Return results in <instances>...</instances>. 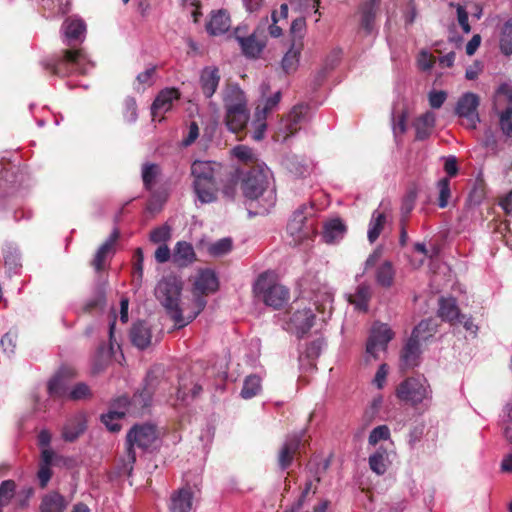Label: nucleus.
I'll return each instance as SVG.
<instances>
[{
    "label": "nucleus",
    "mask_w": 512,
    "mask_h": 512,
    "mask_svg": "<svg viewBox=\"0 0 512 512\" xmlns=\"http://www.w3.org/2000/svg\"><path fill=\"white\" fill-rule=\"evenodd\" d=\"M268 185L267 173L259 166H253L242 181L241 188L245 197L257 199Z\"/></svg>",
    "instance_id": "obj_11"
},
{
    "label": "nucleus",
    "mask_w": 512,
    "mask_h": 512,
    "mask_svg": "<svg viewBox=\"0 0 512 512\" xmlns=\"http://www.w3.org/2000/svg\"><path fill=\"white\" fill-rule=\"evenodd\" d=\"M220 79V72L216 66H207L201 70L199 85L206 98H211L215 94L219 86Z\"/></svg>",
    "instance_id": "obj_19"
},
{
    "label": "nucleus",
    "mask_w": 512,
    "mask_h": 512,
    "mask_svg": "<svg viewBox=\"0 0 512 512\" xmlns=\"http://www.w3.org/2000/svg\"><path fill=\"white\" fill-rule=\"evenodd\" d=\"M386 458V449L379 447L377 451L369 457V466L371 470L378 475H383L387 469L385 464Z\"/></svg>",
    "instance_id": "obj_43"
},
{
    "label": "nucleus",
    "mask_w": 512,
    "mask_h": 512,
    "mask_svg": "<svg viewBox=\"0 0 512 512\" xmlns=\"http://www.w3.org/2000/svg\"><path fill=\"white\" fill-rule=\"evenodd\" d=\"M307 111V106L305 105H295L292 110L290 111L287 123H286V130L287 135H294L299 130V124L304 119V116Z\"/></svg>",
    "instance_id": "obj_40"
},
{
    "label": "nucleus",
    "mask_w": 512,
    "mask_h": 512,
    "mask_svg": "<svg viewBox=\"0 0 512 512\" xmlns=\"http://www.w3.org/2000/svg\"><path fill=\"white\" fill-rule=\"evenodd\" d=\"M180 98V92L176 88H166L161 90L156 96L151 106V114L153 120L159 117V121L163 119V115L170 111L173 103Z\"/></svg>",
    "instance_id": "obj_14"
},
{
    "label": "nucleus",
    "mask_w": 512,
    "mask_h": 512,
    "mask_svg": "<svg viewBox=\"0 0 512 512\" xmlns=\"http://www.w3.org/2000/svg\"><path fill=\"white\" fill-rule=\"evenodd\" d=\"M193 503V492L189 486L173 492L170 498V512H190Z\"/></svg>",
    "instance_id": "obj_21"
},
{
    "label": "nucleus",
    "mask_w": 512,
    "mask_h": 512,
    "mask_svg": "<svg viewBox=\"0 0 512 512\" xmlns=\"http://www.w3.org/2000/svg\"><path fill=\"white\" fill-rule=\"evenodd\" d=\"M233 155L246 165H253L256 162V157L253 150L244 145H238L232 150Z\"/></svg>",
    "instance_id": "obj_54"
},
{
    "label": "nucleus",
    "mask_w": 512,
    "mask_h": 512,
    "mask_svg": "<svg viewBox=\"0 0 512 512\" xmlns=\"http://www.w3.org/2000/svg\"><path fill=\"white\" fill-rule=\"evenodd\" d=\"M431 388L425 378L408 377L396 388V397L405 404L416 407L431 398Z\"/></svg>",
    "instance_id": "obj_6"
},
{
    "label": "nucleus",
    "mask_w": 512,
    "mask_h": 512,
    "mask_svg": "<svg viewBox=\"0 0 512 512\" xmlns=\"http://www.w3.org/2000/svg\"><path fill=\"white\" fill-rule=\"evenodd\" d=\"M302 50V44L292 43L290 49L285 53L281 61L282 71L290 75L294 73L299 66V58Z\"/></svg>",
    "instance_id": "obj_33"
},
{
    "label": "nucleus",
    "mask_w": 512,
    "mask_h": 512,
    "mask_svg": "<svg viewBox=\"0 0 512 512\" xmlns=\"http://www.w3.org/2000/svg\"><path fill=\"white\" fill-rule=\"evenodd\" d=\"M499 127L506 137H512V106L498 113Z\"/></svg>",
    "instance_id": "obj_49"
},
{
    "label": "nucleus",
    "mask_w": 512,
    "mask_h": 512,
    "mask_svg": "<svg viewBox=\"0 0 512 512\" xmlns=\"http://www.w3.org/2000/svg\"><path fill=\"white\" fill-rule=\"evenodd\" d=\"M225 109L247 107L244 92L237 84H228L223 91Z\"/></svg>",
    "instance_id": "obj_26"
},
{
    "label": "nucleus",
    "mask_w": 512,
    "mask_h": 512,
    "mask_svg": "<svg viewBox=\"0 0 512 512\" xmlns=\"http://www.w3.org/2000/svg\"><path fill=\"white\" fill-rule=\"evenodd\" d=\"M239 45L244 56L251 59H257L263 52L266 46V41L258 39L257 32L255 31L248 35L247 38H241Z\"/></svg>",
    "instance_id": "obj_27"
},
{
    "label": "nucleus",
    "mask_w": 512,
    "mask_h": 512,
    "mask_svg": "<svg viewBox=\"0 0 512 512\" xmlns=\"http://www.w3.org/2000/svg\"><path fill=\"white\" fill-rule=\"evenodd\" d=\"M232 249V240L230 238H222L215 243H212L208 252L210 255L218 257L229 253Z\"/></svg>",
    "instance_id": "obj_51"
},
{
    "label": "nucleus",
    "mask_w": 512,
    "mask_h": 512,
    "mask_svg": "<svg viewBox=\"0 0 512 512\" xmlns=\"http://www.w3.org/2000/svg\"><path fill=\"white\" fill-rule=\"evenodd\" d=\"M120 238V231L115 228L110 234L109 238L98 248L97 252L105 259L114 253V246Z\"/></svg>",
    "instance_id": "obj_52"
},
{
    "label": "nucleus",
    "mask_w": 512,
    "mask_h": 512,
    "mask_svg": "<svg viewBox=\"0 0 512 512\" xmlns=\"http://www.w3.org/2000/svg\"><path fill=\"white\" fill-rule=\"evenodd\" d=\"M182 289V280L174 275L163 277L155 288L156 298L165 308L177 328L185 327L183 310L179 305Z\"/></svg>",
    "instance_id": "obj_2"
},
{
    "label": "nucleus",
    "mask_w": 512,
    "mask_h": 512,
    "mask_svg": "<svg viewBox=\"0 0 512 512\" xmlns=\"http://www.w3.org/2000/svg\"><path fill=\"white\" fill-rule=\"evenodd\" d=\"M193 190L202 204L212 203L217 200L218 186L216 179L201 182L200 186H198V183H193Z\"/></svg>",
    "instance_id": "obj_29"
},
{
    "label": "nucleus",
    "mask_w": 512,
    "mask_h": 512,
    "mask_svg": "<svg viewBox=\"0 0 512 512\" xmlns=\"http://www.w3.org/2000/svg\"><path fill=\"white\" fill-rule=\"evenodd\" d=\"M157 67L152 66L145 71L139 73L135 79V89L137 91L144 90L153 84V77L156 74Z\"/></svg>",
    "instance_id": "obj_50"
},
{
    "label": "nucleus",
    "mask_w": 512,
    "mask_h": 512,
    "mask_svg": "<svg viewBox=\"0 0 512 512\" xmlns=\"http://www.w3.org/2000/svg\"><path fill=\"white\" fill-rule=\"evenodd\" d=\"M306 210L307 207L302 205L293 213L292 218L288 222L287 232L292 237L294 245L300 244L314 233V222L308 219Z\"/></svg>",
    "instance_id": "obj_9"
},
{
    "label": "nucleus",
    "mask_w": 512,
    "mask_h": 512,
    "mask_svg": "<svg viewBox=\"0 0 512 512\" xmlns=\"http://www.w3.org/2000/svg\"><path fill=\"white\" fill-rule=\"evenodd\" d=\"M143 262V251L141 248H137L133 256V277L139 282H141L143 278Z\"/></svg>",
    "instance_id": "obj_61"
},
{
    "label": "nucleus",
    "mask_w": 512,
    "mask_h": 512,
    "mask_svg": "<svg viewBox=\"0 0 512 512\" xmlns=\"http://www.w3.org/2000/svg\"><path fill=\"white\" fill-rule=\"evenodd\" d=\"M390 437V430L386 425L375 427L369 435L368 441L371 445H376L381 440H386Z\"/></svg>",
    "instance_id": "obj_60"
},
{
    "label": "nucleus",
    "mask_w": 512,
    "mask_h": 512,
    "mask_svg": "<svg viewBox=\"0 0 512 512\" xmlns=\"http://www.w3.org/2000/svg\"><path fill=\"white\" fill-rule=\"evenodd\" d=\"M395 269L390 261H384L377 267L375 272V279L379 286L383 288H390L394 283Z\"/></svg>",
    "instance_id": "obj_38"
},
{
    "label": "nucleus",
    "mask_w": 512,
    "mask_h": 512,
    "mask_svg": "<svg viewBox=\"0 0 512 512\" xmlns=\"http://www.w3.org/2000/svg\"><path fill=\"white\" fill-rule=\"evenodd\" d=\"M345 230L346 227L340 219H332L324 225L322 238L324 242L331 244L341 238Z\"/></svg>",
    "instance_id": "obj_39"
},
{
    "label": "nucleus",
    "mask_w": 512,
    "mask_h": 512,
    "mask_svg": "<svg viewBox=\"0 0 512 512\" xmlns=\"http://www.w3.org/2000/svg\"><path fill=\"white\" fill-rule=\"evenodd\" d=\"M204 294L194 295V305L195 308L193 311L188 312L186 315L183 314V320L185 321V326L192 322L205 308L207 301L205 299Z\"/></svg>",
    "instance_id": "obj_53"
},
{
    "label": "nucleus",
    "mask_w": 512,
    "mask_h": 512,
    "mask_svg": "<svg viewBox=\"0 0 512 512\" xmlns=\"http://www.w3.org/2000/svg\"><path fill=\"white\" fill-rule=\"evenodd\" d=\"M305 433V430H302L286 437L277 456V463L282 471L288 469L293 463L295 456L305 450L308 444V439L304 438Z\"/></svg>",
    "instance_id": "obj_8"
},
{
    "label": "nucleus",
    "mask_w": 512,
    "mask_h": 512,
    "mask_svg": "<svg viewBox=\"0 0 512 512\" xmlns=\"http://www.w3.org/2000/svg\"><path fill=\"white\" fill-rule=\"evenodd\" d=\"M506 418L503 421V434L505 439L512 445V402L505 407Z\"/></svg>",
    "instance_id": "obj_63"
},
{
    "label": "nucleus",
    "mask_w": 512,
    "mask_h": 512,
    "mask_svg": "<svg viewBox=\"0 0 512 512\" xmlns=\"http://www.w3.org/2000/svg\"><path fill=\"white\" fill-rule=\"evenodd\" d=\"M281 92L277 91L274 93L271 97L267 98L263 105H258L256 108V114L259 119L263 118L265 119L266 116L272 112L279 104L281 100Z\"/></svg>",
    "instance_id": "obj_47"
},
{
    "label": "nucleus",
    "mask_w": 512,
    "mask_h": 512,
    "mask_svg": "<svg viewBox=\"0 0 512 512\" xmlns=\"http://www.w3.org/2000/svg\"><path fill=\"white\" fill-rule=\"evenodd\" d=\"M486 196V185L482 179H477L466 200V206L469 208L479 206Z\"/></svg>",
    "instance_id": "obj_41"
},
{
    "label": "nucleus",
    "mask_w": 512,
    "mask_h": 512,
    "mask_svg": "<svg viewBox=\"0 0 512 512\" xmlns=\"http://www.w3.org/2000/svg\"><path fill=\"white\" fill-rule=\"evenodd\" d=\"M160 174V168L157 164L146 163L142 167V180L144 187L147 190H151L154 186L157 177Z\"/></svg>",
    "instance_id": "obj_45"
},
{
    "label": "nucleus",
    "mask_w": 512,
    "mask_h": 512,
    "mask_svg": "<svg viewBox=\"0 0 512 512\" xmlns=\"http://www.w3.org/2000/svg\"><path fill=\"white\" fill-rule=\"evenodd\" d=\"M231 27V19L226 10L212 12L206 30L210 35L217 36L226 33Z\"/></svg>",
    "instance_id": "obj_25"
},
{
    "label": "nucleus",
    "mask_w": 512,
    "mask_h": 512,
    "mask_svg": "<svg viewBox=\"0 0 512 512\" xmlns=\"http://www.w3.org/2000/svg\"><path fill=\"white\" fill-rule=\"evenodd\" d=\"M67 507L65 498L58 492H49L42 497L40 512H64Z\"/></svg>",
    "instance_id": "obj_31"
},
{
    "label": "nucleus",
    "mask_w": 512,
    "mask_h": 512,
    "mask_svg": "<svg viewBox=\"0 0 512 512\" xmlns=\"http://www.w3.org/2000/svg\"><path fill=\"white\" fill-rule=\"evenodd\" d=\"M129 335L132 344L140 350L146 349L151 344V328L145 321L134 323L130 329Z\"/></svg>",
    "instance_id": "obj_22"
},
{
    "label": "nucleus",
    "mask_w": 512,
    "mask_h": 512,
    "mask_svg": "<svg viewBox=\"0 0 512 512\" xmlns=\"http://www.w3.org/2000/svg\"><path fill=\"white\" fill-rule=\"evenodd\" d=\"M437 188L439 190L437 205L440 208H446L451 197L450 179L447 177L440 179L437 182Z\"/></svg>",
    "instance_id": "obj_48"
},
{
    "label": "nucleus",
    "mask_w": 512,
    "mask_h": 512,
    "mask_svg": "<svg viewBox=\"0 0 512 512\" xmlns=\"http://www.w3.org/2000/svg\"><path fill=\"white\" fill-rule=\"evenodd\" d=\"M394 333L387 324L373 325L366 344V352L376 359L379 351H385Z\"/></svg>",
    "instance_id": "obj_12"
},
{
    "label": "nucleus",
    "mask_w": 512,
    "mask_h": 512,
    "mask_svg": "<svg viewBox=\"0 0 512 512\" xmlns=\"http://www.w3.org/2000/svg\"><path fill=\"white\" fill-rule=\"evenodd\" d=\"M172 261L178 267H187L196 261V253L191 243L178 241L173 249Z\"/></svg>",
    "instance_id": "obj_23"
},
{
    "label": "nucleus",
    "mask_w": 512,
    "mask_h": 512,
    "mask_svg": "<svg viewBox=\"0 0 512 512\" xmlns=\"http://www.w3.org/2000/svg\"><path fill=\"white\" fill-rule=\"evenodd\" d=\"M220 168L221 165L216 162L201 160L194 161L191 165L193 183H198V186H200L201 182L215 180Z\"/></svg>",
    "instance_id": "obj_18"
},
{
    "label": "nucleus",
    "mask_w": 512,
    "mask_h": 512,
    "mask_svg": "<svg viewBox=\"0 0 512 512\" xmlns=\"http://www.w3.org/2000/svg\"><path fill=\"white\" fill-rule=\"evenodd\" d=\"M158 434L156 427L152 424L134 425L126 435V459L129 465V471L133 469L136 462V453L134 447L142 450L149 449L157 440Z\"/></svg>",
    "instance_id": "obj_5"
},
{
    "label": "nucleus",
    "mask_w": 512,
    "mask_h": 512,
    "mask_svg": "<svg viewBox=\"0 0 512 512\" xmlns=\"http://www.w3.org/2000/svg\"><path fill=\"white\" fill-rule=\"evenodd\" d=\"M123 117L128 123L135 122L137 120V103L135 98L127 97L123 101Z\"/></svg>",
    "instance_id": "obj_56"
},
{
    "label": "nucleus",
    "mask_w": 512,
    "mask_h": 512,
    "mask_svg": "<svg viewBox=\"0 0 512 512\" xmlns=\"http://www.w3.org/2000/svg\"><path fill=\"white\" fill-rule=\"evenodd\" d=\"M387 222V215L384 211L375 210L369 222L367 237L370 243H374L382 233Z\"/></svg>",
    "instance_id": "obj_35"
},
{
    "label": "nucleus",
    "mask_w": 512,
    "mask_h": 512,
    "mask_svg": "<svg viewBox=\"0 0 512 512\" xmlns=\"http://www.w3.org/2000/svg\"><path fill=\"white\" fill-rule=\"evenodd\" d=\"M249 120L247 107L226 110L225 123L233 133H238L246 128Z\"/></svg>",
    "instance_id": "obj_24"
},
{
    "label": "nucleus",
    "mask_w": 512,
    "mask_h": 512,
    "mask_svg": "<svg viewBox=\"0 0 512 512\" xmlns=\"http://www.w3.org/2000/svg\"><path fill=\"white\" fill-rule=\"evenodd\" d=\"M171 238V228L168 225H162L150 232V241L155 244H165Z\"/></svg>",
    "instance_id": "obj_57"
},
{
    "label": "nucleus",
    "mask_w": 512,
    "mask_h": 512,
    "mask_svg": "<svg viewBox=\"0 0 512 512\" xmlns=\"http://www.w3.org/2000/svg\"><path fill=\"white\" fill-rule=\"evenodd\" d=\"M116 320L115 318L109 325V341L110 345L107 346L105 343L99 344L96 352L91 359V372L93 375H97L103 372L108 364L110 363L113 355V341H114V329Z\"/></svg>",
    "instance_id": "obj_13"
},
{
    "label": "nucleus",
    "mask_w": 512,
    "mask_h": 512,
    "mask_svg": "<svg viewBox=\"0 0 512 512\" xmlns=\"http://www.w3.org/2000/svg\"><path fill=\"white\" fill-rule=\"evenodd\" d=\"M16 482L14 480H4L0 484V507L9 505L16 495Z\"/></svg>",
    "instance_id": "obj_46"
},
{
    "label": "nucleus",
    "mask_w": 512,
    "mask_h": 512,
    "mask_svg": "<svg viewBox=\"0 0 512 512\" xmlns=\"http://www.w3.org/2000/svg\"><path fill=\"white\" fill-rule=\"evenodd\" d=\"M92 396L89 386L83 382L77 383L72 390L69 392V398L71 400H83Z\"/></svg>",
    "instance_id": "obj_59"
},
{
    "label": "nucleus",
    "mask_w": 512,
    "mask_h": 512,
    "mask_svg": "<svg viewBox=\"0 0 512 512\" xmlns=\"http://www.w3.org/2000/svg\"><path fill=\"white\" fill-rule=\"evenodd\" d=\"M4 263L10 270H16L21 267L19 252L15 249L9 248L4 254Z\"/></svg>",
    "instance_id": "obj_64"
},
{
    "label": "nucleus",
    "mask_w": 512,
    "mask_h": 512,
    "mask_svg": "<svg viewBox=\"0 0 512 512\" xmlns=\"http://www.w3.org/2000/svg\"><path fill=\"white\" fill-rule=\"evenodd\" d=\"M218 285L219 284L216 274L210 269H205L199 272L195 280L192 292L193 295H208L217 291Z\"/></svg>",
    "instance_id": "obj_20"
},
{
    "label": "nucleus",
    "mask_w": 512,
    "mask_h": 512,
    "mask_svg": "<svg viewBox=\"0 0 512 512\" xmlns=\"http://www.w3.org/2000/svg\"><path fill=\"white\" fill-rule=\"evenodd\" d=\"M380 0H365L359 5L360 27L366 34H371L375 28Z\"/></svg>",
    "instance_id": "obj_16"
},
{
    "label": "nucleus",
    "mask_w": 512,
    "mask_h": 512,
    "mask_svg": "<svg viewBox=\"0 0 512 512\" xmlns=\"http://www.w3.org/2000/svg\"><path fill=\"white\" fill-rule=\"evenodd\" d=\"M416 198L417 192L415 190H410L406 193L401 206L402 219L406 220L410 212L413 210Z\"/></svg>",
    "instance_id": "obj_62"
},
{
    "label": "nucleus",
    "mask_w": 512,
    "mask_h": 512,
    "mask_svg": "<svg viewBox=\"0 0 512 512\" xmlns=\"http://www.w3.org/2000/svg\"><path fill=\"white\" fill-rule=\"evenodd\" d=\"M158 385V379L152 373H148L145 378L144 387L137 391L131 400L126 396L117 398L111 405L107 414L101 416L102 423L111 432H118L121 426L116 422L122 419L127 412H142L151 404L152 396Z\"/></svg>",
    "instance_id": "obj_1"
},
{
    "label": "nucleus",
    "mask_w": 512,
    "mask_h": 512,
    "mask_svg": "<svg viewBox=\"0 0 512 512\" xmlns=\"http://www.w3.org/2000/svg\"><path fill=\"white\" fill-rule=\"evenodd\" d=\"M86 429L83 415H76L69 419L63 427L62 437L67 442L75 441Z\"/></svg>",
    "instance_id": "obj_30"
},
{
    "label": "nucleus",
    "mask_w": 512,
    "mask_h": 512,
    "mask_svg": "<svg viewBox=\"0 0 512 512\" xmlns=\"http://www.w3.org/2000/svg\"><path fill=\"white\" fill-rule=\"evenodd\" d=\"M420 344L417 339L410 336L401 351V365L404 368H413L418 365L420 357Z\"/></svg>",
    "instance_id": "obj_28"
},
{
    "label": "nucleus",
    "mask_w": 512,
    "mask_h": 512,
    "mask_svg": "<svg viewBox=\"0 0 512 512\" xmlns=\"http://www.w3.org/2000/svg\"><path fill=\"white\" fill-rule=\"evenodd\" d=\"M438 315L444 321H448L451 324H456L457 319L460 318V310L457 306L454 298H440Z\"/></svg>",
    "instance_id": "obj_32"
},
{
    "label": "nucleus",
    "mask_w": 512,
    "mask_h": 512,
    "mask_svg": "<svg viewBox=\"0 0 512 512\" xmlns=\"http://www.w3.org/2000/svg\"><path fill=\"white\" fill-rule=\"evenodd\" d=\"M438 324L432 318L422 320L416 325L411 333V337L417 339L419 343L428 341L437 332Z\"/></svg>",
    "instance_id": "obj_34"
},
{
    "label": "nucleus",
    "mask_w": 512,
    "mask_h": 512,
    "mask_svg": "<svg viewBox=\"0 0 512 512\" xmlns=\"http://www.w3.org/2000/svg\"><path fill=\"white\" fill-rule=\"evenodd\" d=\"M435 125V115L432 112H426L415 121L416 139H427Z\"/></svg>",
    "instance_id": "obj_37"
},
{
    "label": "nucleus",
    "mask_w": 512,
    "mask_h": 512,
    "mask_svg": "<svg viewBox=\"0 0 512 512\" xmlns=\"http://www.w3.org/2000/svg\"><path fill=\"white\" fill-rule=\"evenodd\" d=\"M62 30L64 33V42L68 46H72L74 42H83L86 33V24L82 19L69 17L64 21Z\"/></svg>",
    "instance_id": "obj_17"
},
{
    "label": "nucleus",
    "mask_w": 512,
    "mask_h": 512,
    "mask_svg": "<svg viewBox=\"0 0 512 512\" xmlns=\"http://www.w3.org/2000/svg\"><path fill=\"white\" fill-rule=\"evenodd\" d=\"M254 293L259 300L273 309H280L289 299V290L285 286L271 282L263 274L254 285Z\"/></svg>",
    "instance_id": "obj_7"
},
{
    "label": "nucleus",
    "mask_w": 512,
    "mask_h": 512,
    "mask_svg": "<svg viewBox=\"0 0 512 512\" xmlns=\"http://www.w3.org/2000/svg\"><path fill=\"white\" fill-rule=\"evenodd\" d=\"M76 376L73 368L62 367L48 382V393L52 397H62L68 392V382Z\"/></svg>",
    "instance_id": "obj_15"
},
{
    "label": "nucleus",
    "mask_w": 512,
    "mask_h": 512,
    "mask_svg": "<svg viewBox=\"0 0 512 512\" xmlns=\"http://www.w3.org/2000/svg\"><path fill=\"white\" fill-rule=\"evenodd\" d=\"M106 304V297L103 290H99L97 294L87 301L84 306L85 312H93L95 310H102Z\"/></svg>",
    "instance_id": "obj_58"
},
{
    "label": "nucleus",
    "mask_w": 512,
    "mask_h": 512,
    "mask_svg": "<svg viewBox=\"0 0 512 512\" xmlns=\"http://www.w3.org/2000/svg\"><path fill=\"white\" fill-rule=\"evenodd\" d=\"M45 70L52 75L67 77L72 74H86L88 62L82 49H65L62 55L52 62L44 64Z\"/></svg>",
    "instance_id": "obj_4"
},
{
    "label": "nucleus",
    "mask_w": 512,
    "mask_h": 512,
    "mask_svg": "<svg viewBox=\"0 0 512 512\" xmlns=\"http://www.w3.org/2000/svg\"><path fill=\"white\" fill-rule=\"evenodd\" d=\"M500 49L504 55H512V18L507 20L502 27Z\"/></svg>",
    "instance_id": "obj_44"
},
{
    "label": "nucleus",
    "mask_w": 512,
    "mask_h": 512,
    "mask_svg": "<svg viewBox=\"0 0 512 512\" xmlns=\"http://www.w3.org/2000/svg\"><path fill=\"white\" fill-rule=\"evenodd\" d=\"M17 340L18 334L16 331L10 330L7 333H5L0 341V345L3 351L8 355L14 354L17 345Z\"/></svg>",
    "instance_id": "obj_55"
},
{
    "label": "nucleus",
    "mask_w": 512,
    "mask_h": 512,
    "mask_svg": "<svg viewBox=\"0 0 512 512\" xmlns=\"http://www.w3.org/2000/svg\"><path fill=\"white\" fill-rule=\"evenodd\" d=\"M480 105V97L473 92H466L458 99L455 114L465 119V126L468 129H476L480 122L478 107Z\"/></svg>",
    "instance_id": "obj_10"
},
{
    "label": "nucleus",
    "mask_w": 512,
    "mask_h": 512,
    "mask_svg": "<svg viewBox=\"0 0 512 512\" xmlns=\"http://www.w3.org/2000/svg\"><path fill=\"white\" fill-rule=\"evenodd\" d=\"M315 310L324 314L326 305L317 304L316 302L312 303L304 298L293 301L287 312L288 319L286 321V329L302 337L314 325Z\"/></svg>",
    "instance_id": "obj_3"
},
{
    "label": "nucleus",
    "mask_w": 512,
    "mask_h": 512,
    "mask_svg": "<svg viewBox=\"0 0 512 512\" xmlns=\"http://www.w3.org/2000/svg\"><path fill=\"white\" fill-rule=\"evenodd\" d=\"M371 299V289L366 284H360L353 294H350L348 301L359 311L366 312L368 310L369 301Z\"/></svg>",
    "instance_id": "obj_36"
},
{
    "label": "nucleus",
    "mask_w": 512,
    "mask_h": 512,
    "mask_svg": "<svg viewBox=\"0 0 512 512\" xmlns=\"http://www.w3.org/2000/svg\"><path fill=\"white\" fill-rule=\"evenodd\" d=\"M261 389V378L254 374L249 375L244 380L241 396L244 399H251L257 396Z\"/></svg>",
    "instance_id": "obj_42"
}]
</instances>
